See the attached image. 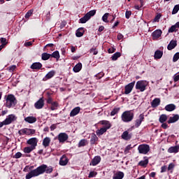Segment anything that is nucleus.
Listing matches in <instances>:
<instances>
[{
	"label": "nucleus",
	"mask_w": 179,
	"mask_h": 179,
	"mask_svg": "<svg viewBox=\"0 0 179 179\" xmlns=\"http://www.w3.org/2000/svg\"><path fill=\"white\" fill-rule=\"evenodd\" d=\"M52 167L43 164L28 173L26 175L25 178L30 179L33 178V177H38V176L44 174V173H46V174H51V173H52Z\"/></svg>",
	"instance_id": "obj_1"
},
{
	"label": "nucleus",
	"mask_w": 179,
	"mask_h": 179,
	"mask_svg": "<svg viewBox=\"0 0 179 179\" xmlns=\"http://www.w3.org/2000/svg\"><path fill=\"white\" fill-rule=\"evenodd\" d=\"M134 110H126L122 114V121L123 122H131L134 120Z\"/></svg>",
	"instance_id": "obj_2"
},
{
	"label": "nucleus",
	"mask_w": 179,
	"mask_h": 179,
	"mask_svg": "<svg viewBox=\"0 0 179 179\" xmlns=\"http://www.w3.org/2000/svg\"><path fill=\"white\" fill-rule=\"evenodd\" d=\"M6 101V107H8V108H10L16 106V98L13 94L8 95Z\"/></svg>",
	"instance_id": "obj_3"
},
{
	"label": "nucleus",
	"mask_w": 179,
	"mask_h": 179,
	"mask_svg": "<svg viewBox=\"0 0 179 179\" xmlns=\"http://www.w3.org/2000/svg\"><path fill=\"white\" fill-rule=\"evenodd\" d=\"M138 150L141 155H148L150 150V147L148 144H141L138 147Z\"/></svg>",
	"instance_id": "obj_4"
},
{
	"label": "nucleus",
	"mask_w": 179,
	"mask_h": 179,
	"mask_svg": "<svg viewBox=\"0 0 179 179\" xmlns=\"http://www.w3.org/2000/svg\"><path fill=\"white\" fill-rule=\"evenodd\" d=\"M96 15V10L89 11L84 17L80 19V23H86L88 20H90L92 16Z\"/></svg>",
	"instance_id": "obj_5"
},
{
	"label": "nucleus",
	"mask_w": 179,
	"mask_h": 179,
	"mask_svg": "<svg viewBox=\"0 0 179 179\" xmlns=\"http://www.w3.org/2000/svg\"><path fill=\"white\" fill-rule=\"evenodd\" d=\"M148 83L146 81L140 80L136 83V90H140V92H145Z\"/></svg>",
	"instance_id": "obj_6"
},
{
	"label": "nucleus",
	"mask_w": 179,
	"mask_h": 179,
	"mask_svg": "<svg viewBox=\"0 0 179 179\" xmlns=\"http://www.w3.org/2000/svg\"><path fill=\"white\" fill-rule=\"evenodd\" d=\"M19 135H34L36 134V130L33 129H22L18 131Z\"/></svg>",
	"instance_id": "obj_7"
},
{
	"label": "nucleus",
	"mask_w": 179,
	"mask_h": 179,
	"mask_svg": "<svg viewBox=\"0 0 179 179\" xmlns=\"http://www.w3.org/2000/svg\"><path fill=\"white\" fill-rule=\"evenodd\" d=\"M17 120V117L16 115L11 114L9 115L6 119H5V124H7V125H9L10 124H12L14 121H16Z\"/></svg>",
	"instance_id": "obj_8"
},
{
	"label": "nucleus",
	"mask_w": 179,
	"mask_h": 179,
	"mask_svg": "<svg viewBox=\"0 0 179 179\" xmlns=\"http://www.w3.org/2000/svg\"><path fill=\"white\" fill-rule=\"evenodd\" d=\"M134 86H135V81L130 83L127 85H126L124 94H129V93L132 92V90L134 89Z\"/></svg>",
	"instance_id": "obj_9"
},
{
	"label": "nucleus",
	"mask_w": 179,
	"mask_h": 179,
	"mask_svg": "<svg viewBox=\"0 0 179 179\" xmlns=\"http://www.w3.org/2000/svg\"><path fill=\"white\" fill-rule=\"evenodd\" d=\"M68 134L66 133H60L58 135V140L60 143H64V142L68 141Z\"/></svg>",
	"instance_id": "obj_10"
},
{
	"label": "nucleus",
	"mask_w": 179,
	"mask_h": 179,
	"mask_svg": "<svg viewBox=\"0 0 179 179\" xmlns=\"http://www.w3.org/2000/svg\"><path fill=\"white\" fill-rule=\"evenodd\" d=\"M34 107L37 110H41V108H43V107H44V100L43 99V98H41L35 103Z\"/></svg>",
	"instance_id": "obj_11"
},
{
	"label": "nucleus",
	"mask_w": 179,
	"mask_h": 179,
	"mask_svg": "<svg viewBox=\"0 0 179 179\" xmlns=\"http://www.w3.org/2000/svg\"><path fill=\"white\" fill-rule=\"evenodd\" d=\"M37 139L36 138H31L27 141L28 145H31L30 146L31 148H34V149H36V146H37Z\"/></svg>",
	"instance_id": "obj_12"
},
{
	"label": "nucleus",
	"mask_w": 179,
	"mask_h": 179,
	"mask_svg": "<svg viewBox=\"0 0 179 179\" xmlns=\"http://www.w3.org/2000/svg\"><path fill=\"white\" fill-rule=\"evenodd\" d=\"M143 120H145V115L143 114H141L138 117V119L136 120V128H139V127H141V124H142Z\"/></svg>",
	"instance_id": "obj_13"
},
{
	"label": "nucleus",
	"mask_w": 179,
	"mask_h": 179,
	"mask_svg": "<svg viewBox=\"0 0 179 179\" xmlns=\"http://www.w3.org/2000/svg\"><path fill=\"white\" fill-rule=\"evenodd\" d=\"M162 31L160 29H157L152 33L153 40H157L162 36Z\"/></svg>",
	"instance_id": "obj_14"
},
{
	"label": "nucleus",
	"mask_w": 179,
	"mask_h": 179,
	"mask_svg": "<svg viewBox=\"0 0 179 179\" xmlns=\"http://www.w3.org/2000/svg\"><path fill=\"white\" fill-rule=\"evenodd\" d=\"M100 162H101V157H100V156L94 157L90 164V166H97Z\"/></svg>",
	"instance_id": "obj_15"
},
{
	"label": "nucleus",
	"mask_w": 179,
	"mask_h": 179,
	"mask_svg": "<svg viewBox=\"0 0 179 179\" xmlns=\"http://www.w3.org/2000/svg\"><path fill=\"white\" fill-rule=\"evenodd\" d=\"M79 113H80V107L77 106L71 111L70 117H75V115H78Z\"/></svg>",
	"instance_id": "obj_16"
},
{
	"label": "nucleus",
	"mask_w": 179,
	"mask_h": 179,
	"mask_svg": "<svg viewBox=\"0 0 179 179\" xmlns=\"http://www.w3.org/2000/svg\"><path fill=\"white\" fill-rule=\"evenodd\" d=\"M24 121L29 124H34L37 121V118L34 116H28L24 118Z\"/></svg>",
	"instance_id": "obj_17"
},
{
	"label": "nucleus",
	"mask_w": 179,
	"mask_h": 179,
	"mask_svg": "<svg viewBox=\"0 0 179 179\" xmlns=\"http://www.w3.org/2000/svg\"><path fill=\"white\" fill-rule=\"evenodd\" d=\"M179 120V115H174L172 117H170L168 120V124H174V122H177Z\"/></svg>",
	"instance_id": "obj_18"
},
{
	"label": "nucleus",
	"mask_w": 179,
	"mask_h": 179,
	"mask_svg": "<svg viewBox=\"0 0 179 179\" xmlns=\"http://www.w3.org/2000/svg\"><path fill=\"white\" fill-rule=\"evenodd\" d=\"M124 172L122 171H117L115 173H114L113 179H122L124 178Z\"/></svg>",
	"instance_id": "obj_19"
},
{
	"label": "nucleus",
	"mask_w": 179,
	"mask_h": 179,
	"mask_svg": "<svg viewBox=\"0 0 179 179\" xmlns=\"http://www.w3.org/2000/svg\"><path fill=\"white\" fill-rule=\"evenodd\" d=\"M132 138V135H131L127 131H125L122 134V138L124 141H129Z\"/></svg>",
	"instance_id": "obj_20"
},
{
	"label": "nucleus",
	"mask_w": 179,
	"mask_h": 179,
	"mask_svg": "<svg viewBox=\"0 0 179 179\" xmlns=\"http://www.w3.org/2000/svg\"><path fill=\"white\" fill-rule=\"evenodd\" d=\"M60 166H66L68 164V158L65 155H62L59 160Z\"/></svg>",
	"instance_id": "obj_21"
},
{
	"label": "nucleus",
	"mask_w": 179,
	"mask_h": 179,
	"mask_svg": "<svg viewBox=\"0 0 179 179\" xmlns=\"http://www.w3.org/2000/svg\"><path fill=\"white\" fill-rule=\"evenodd\" d=\"M179 150V145H175L169 148L168 149V152L169 153H178Z\"/></svg>",
	"instance_id": "obj_22"
},
{
	"label": "nucleus",
	"mask_w": 179,
	"mask_h": 179,
	"mask_svg": "<svg viewBox=\"0 0 179 179\" xmlns=\"http://www.w3.org/2000/svg\"><path fill=\"white\" fill-rule=\"evenodd\" d=\"M99 141V137L94 134H91L90 143L91 145H95L96 142Z\"/></svg>",
	"instance_id": "obj_23"
},
{
	"label": "nucleus",
	"mask_w": 179,
	"mask_h": 179,
	"mask_svg": "<svg viewBox=\"0 0 179 179\" xmlns=\"http://www.w3.org/2000/svg\"><path fill=\"white\" fill-rule=\"evenodd\" d=\"M50 143H51V138H50V137H45L43 141V145L44 148H48Z\"/></svg>",
	"instance_id": "obj_24"
},
{
	"label": "nucleus",
	"mask_w": 179,
	"mask_h": 179,
	"mask_svg": "<svg viewBox=\"0 0 179 179\" xmlns=\"http://www.w3.org/2000/svg\"><path fill=\"white\" fill-rule=\"evenodd\" d=\"M43 64L40 62H35L31 65V69H41Z\"/></svg>",
	"instance_id": "obj_25"
},
{
	"label": "nucleus",
	"mask_w": 179,
	"mask_h": 179,
	"mask_svg": "<svg viewBox=\"0 0 179 179\" xmlns=\"http://www.w3.org/2000/svg\"><path fill=\"white\" fill-rule=\"evenodd\" d=\"M151 106L153 107V108H155V107H157L158 106H160V99L155 98L152 102Z\"/></svg>",
	"instance_id": "obj_26"
},
{
	"label": "nucleus",
	"mask_w": 179,
	"mask_h": 179,
	"mask_svg": "<svg viewBox=\"0 0 179 179\" xmlns=\"http://www.w3.org/2000/svg\"><path fill=\"white\" fill-rule=\"evenodd\" d=\"M55 75V71H50L45 75V78H43V80H48V79H51V78H52Z\"/></svg>",
	"instance_id": "obj_27"
},
{
	"label": "nucleus",
	"mask_w": 179,
	"mask_h": 179,
	"mask_svg": "<svg viewBox=\"0 0 179 179\" xmlns=\"http://www.w3.org/2000/svg\"><path fill=\"white\" fill-rule=\"evenodd\" d=\"M177 47V41H171L167 46L168 50H171Z\"/></svg>",
	"instance_id": "obj_28"
},
{
	"label": "nucleus",
	"mask_w": 179,
	"mask_h": 179,
	"mask_svg": "<svg viewBox=\"0 0 179 179\" xmlns=\"http://www.w3.org/2000/svg\"><path fill=\"white\" fill-rule=\"evenodd\" d=\"M154 57L155 59H160L163 57V52L161 50L155 51Z\"/></svg>",
	"instance_id": "obj_29"
},
{
	"label": "nucleus",
	"mask_w": 179,
	"mask_h": 179,
	"mask_svg": "<svg viewBox=\"0 0 179 179\" xmlns=\"http://www.w3.org/2000/svg\"><path fill=\"white\" fill-rule=\"evenodd\" d=\"M100 124H101V125H105V127H103L108 129H110V128H111V124H110V122H108V120H102L100 122Z\"/></svg>",
	"instance_id": "obj_30"
},
{
	"label": "nucleus",
	"mask_w": 179,
	"mask_h": 179,
	"mask_svg": "<svg viewBox=\"0 0 179 179\" xmlns=\"http://www.w3.org/2000/svg\"><path fill=\"white\" fill-rule=\"evenodd\" d=\"M165 110L166 111H174V110H176V105L173 103L166 105L165 106Z\"/></svg>",
	"instance_id": "obj_31"
},
{
	"label": "nucleus",
	"mask_w": 179,
	"mask_h": 179,
	"mask_svg": "<svg viewBox=\"0 0 179 179\" xmlns=\"http://www.w3.org/2000/svg\"><path fill=\"white\" fill-rule=\"evenodd\" d=\"M84 34H85V30H83V28H79L76 31V37H82Z\"/></svg>",
	"instance_id": "obj_32"
},
{
	"label": "nucleus",
	"mask_w": 179,
	"mask_h": 179,
	"mask_svg": "<svg viewBox=\"0 0 179 179\" xmlns=\"http://www.w3.org/2000/svg\"><path fill=\"white\" fill-rule=\"evenodd\" d=\"M82 69V63L77 64L73 69V72H80V71Z\"/></svg>",
	"instance_id": "obj_33"
},
{
	"label": "nucleus",
	"mask_w": 179,
	"mask_h": 179,
	"mask_svg": "<svg viewBox=\"0 0 179 179\" xmlns=\"http://www.w3.org/2000/svg\"><path fill=\"white\" fill-rule=\"evenodd\" d=\"M107 129L106 127H102L100 129L96 131V135H98L99 136H100L101 135H103V134H104L105 132H107Z\"/></svg>",
	"instance_id": "obj_34"
},
{
	"label": "nucleus",
	"mask_w": 179,
	"mask_h": 179,
	"mask_svg": "<svg viewBox=\"0 0 179 179\" xmlns=\"http://www.w3.org/2000/svg\"><path fill=\"white\" fill-rule=\"evenodd\" d=\"M120 57H121V52H117L114 53L111 57L112 61H117Z\"/></svg>",
	"instance_id": "obj_35"
},
{
	"label": "nucleus",
	"mask_w": 179,
	"mask_h": 179,
	"mask_svg": "<svg viewBox=\"0 0 179 179\" xmlns=\"http://www.w3.org/2000/svg\"><path fill=\"white\" fill-rule=\"evenodd\" d=\"M149 163V159H146L145 160L141 161L138 163V166H141V167H146Z\"/></svg>",
	"instance_id": "obj_36"
},
{
	"label": "nucleus",
	"mask_w": 179,
	"mask_h": 179,
	"mask_svg": "<svg viewBox=\"0 0 179 179\" xmlns=\"http://www.w3.org/2000/svg\"><path fill=\"white\" fill-rule=\"evenodd\" d=\"M34 149L33 147L28 146V147H25L24 148V153H31V152H33V150H34Z\"/></svg>",
	"instance_id": "obj_37"
},
{
	"label": "nucleus",
	"mask_w": 179,
	"mask_h": 179,
	"mask_svg": "<svg viewBox=\"0 0 179 179\" xmlns=\"http://www.w3.org/2000/svg\"><path fill=\"white\" fill-rule=\"evenodd\" d=\"M50 57H51V54H48L47 52L42 54V59L43 61H47L48 59H50Z\"/></svg>",
	"instance_id": "obj_38"
},
{
	"label": "nucleus",
	"mask_w": 179,
	"mask_h": 179,
	"mask_svg": "<svg viewBox=\"0 0 179 179\" xmlns=\"http://www.w3.org/2000/svg\"><path fill=\"white\" fill-rule=\"evenodd\" d=\"M87 143V141L86 139H82L78 143V148L86 146Z\"/></svg>",
	"instance_id": "obj_39"
},
{
	"label": "nucleus",
	"mask_w": 179,
	"mask_h": 179,
	"mask_svg": "<svg viewBox=\"0 0 179 179\" xmlns=\"http://www.w3.org/2000/svg\"><path fill=\"white\" fill-rule=\"evenodd\" d=\"M166 121H167V115H162L159 117V122H161L162 124H163V122H166Z\"/></svg>",
	"instance_id": "obj_40"
},
{
	"label": "nucleus",
	"mask_w": 179,
	"mask_h": 179,
	"mask_svg": "<svg viewBox=\"0 0 179 179\" xmlns=\"http://www.w3.org/2000/svg\"><path fill=\"white\" fill-rule=\"evenodd\" d=\"M57 108H58V103L54 101L53 103H51L50 109L52 110V111H54L57 110Z\"/></svg>",
	"instance_id": "obj_41"
},
{
	"label": "nucleus",
	"mask_w": 179,
	"mask_h": 179,
	"mask_svg": "<svg viewBox=\"0 0 179 179\" xmlns=\"http://www.w3.org/2000/svg\"><path fill=\"white\" fill-rule=\"evenodd\" d=\"M110 14L108 13H105L103 15V17H102V20H103V22H104L105 23H108V15H109Z\"/></svg>",
	"instance_id": "obj_42"
},
{
	"label": "nucleus",
	"mask_w": 179,
	"mask_h": 179,
	"mask_svg": "<svg viewBox=\"0 0 179 179\" xmlns=\"http://www.w3.org/2000/svg\"><path fill=\"white\" fill-rule=\"evenodd\" d=\"M50 57H52L53 58H56L57 59H59V52L55 51L52 55H50Z\"/></svg>",
	"instance_id": "obj_43"
},
{
	"label": "nucleus",
	"mask_w": 179,
	"mask_h": 179,
	"mask_svg": "<svg viewBox=\"0 0 179 179\" xmlns=\"http://www.w3.org/2000/svg\"><path fill=\"white\" fill-rule=\"evenodd\" d=\"M120 111V108H115L110 113L111 116L115 115V114H118Z\"/></svg>",
	"instance_id": "obj_44"
},
{
	"label": "nucleus",
	"mask_w": 179,
	"mask_h": 179,
	"mask_svg": "<svg viewBox=\"0 0 179 179\" xmlns=\"http://www.w3.org/2000/svg\"><path fill=\"white\" fill-rule=\"evenodd\" d=\"M179 10V4H177L174 6L173 11H172V15H176V13H178Z\"/></svg>",
	"instance_id": "obj_45"
},
{
	"label": "nucleus",
	"mask_w": 179,
	"mask_h": 179,
	"mask_svg": "<svg viewBox=\"0 0 179 179\" xmlns=\"http://www.w3.org/2000/svg\"><path fill=\"white\" fill-rule=\"evenodd\" d=\"M174 167H176V165L173 163L169 164L168 166V171H171V173H173V170H174Z\"/></svg>",
	"instance_id": "obj_46"
},
{
	"label": "nucleus",
	"mask_w": 179,
	"mask_h": 179,
	"mask_svg": "<svg viewBox=\"0 0 179 179\" xmlns=\"http://www.w3.org/2000/svg\"><path fill=\"white\" fill-rule=\"evenodd\" d=\"M34 10L32 9L29 10L26 14H25V18L29 19L31 15H33Z\"/></svg>",
	"instance_id": "obj_47"
},
{
	"label": "nucleus",
	"mask_w": 179,
	"mask_h": 179,
	"mask_svg": "<svg viewBox=\"0 0 179 179\" xmlns=\"http://www.w3.org/2000/svg\"><path fill=\"white\" fill-rule=\"evenodd\" d=\"M178 59H179V52H176L173 56V62H177Z\"/></svg>",
	"instance_id": "obj_48"
},
{
	"label": "nucleus",
	"mask_w": 179,
	"mask_h": 179,
	"mask_svg": "<svg viewBox=\"0 0 179 179\" xmlns=\"http://www.w3.org/2000/svg\"><path fill=\"white\" fill-rule=\"evenodd\" d=\"M132 15V11L131 10H127L125 13V17L126 19H129L131 15Z\"/></svg>",
	"instance_id": "obj_49"
},
{
	"label": "nucleus",
	"mask_w": 179,
	"mask_h": 179,
	"mask_svg": "<svg viewBox=\"0 0 179 179\" xmlns=\"http://www.w3.org/2000/svg\"><path fill=\"white\" fill-rule=\"evenodd\" d=\"M1 45H3V48L4 45H6V44H8V42L6 41V38H1Z\"/></svg>",
	"instance_id": "obj_50"
},
{
	"label": "nucleus",
	"mask_w": 179,
	"mask_h": 179,
	"mask_svg": "<svg viewBox=\"0 0 179 179\" xmlns=\"http://www.w3.org/2000/svg\"><path fill=\"white\" fill-rule=\"evenodd\" d=\"M177 29L176 28V26L172 25L169 29V33H173V31H176Z\"/></svg>",
	"instance_id": "obj_51"
},
{
	"label": "nucleus",
	"mask_w": 179,
	"mask_h": 179,
	"mask_svg": "<svg viewBox=\"0 0 179 179\" xmlns=\"http://www.w3.org/2000/svg\"><path fill=\"white\" fill-rule=\"evenodd\" d=\"M132 149V145H129L124 149V153H128Z\"/></svg>",
	"instance_id": "obj_52"
},
{
	"label": "nucleus",
	"mask_w": 179,
	"mask_h": 179,
	"mask_svg": "<svg viewBox=\"0 0 179 179\" xmlns=\"http://www.w3.org/2000/svg\"><path fill=\"white\" fill-rule=\"evenodd\" d=\"M96 176H97V173L94 172V171H92L89 174V178H93V177H96Z\"/></svg>",
	"instance_id": "obj_53"
},
{
	"label": "nucleus",
	"mask_w": 179,
	"mask_h": 179,
	"mask_svg": "<svg viewBox=\"0 0 179 179\" xmlns=\"http://www.w3.org/2000/svg\"><path fill=\"white\" fill-rule=\"evenodd\" d=\"M15 69H16V65H13L8 67L9 72H14Z\"/></svg>",
	"instance_id": "obj_54"
},
{
	"label": "nucleus",
	"mask_w": 179,
	"mask_h": 179,
	"mask_svg": "<svg viewBox=\"0 0 179 179\" xmlns=\"http://www.w3.org/2000/svg\"><path fill=\"white\" fill-rule=\"evenodd\" d=\"M90 52H92L94 55H97V54L99 53V51H97V50H96V48H92L90 50Z\"/></svg>",
	"instance_id": "obj_55"
},
{
	"label": "nucleus",
	"mask_w": 179,
	"mask_h": 179,
	"mask_svg": "<svg viewBox=\"0 0 179 179\" xmlns=\"http://www.w3.org/2000/svg\"><path fill=\"white\" fill-rule=\"evenodd\" d=\"M21 156H22V152H17V153L15 155L14 157H15V159H20V157H21Z\"/></svg>",
	"instance_id": "obj_56"
},
{
	"label": "nucleus",
	"mask_w": 179,
	"mask_h": 179,
	"mask_svg": "<svg viewBox=\"0 0 179 179\" xmlns=\"http://www.w3.org/2000/svg\"><path fill=\"white\" fill-rule=\"evenodd\" d=\"M173 80H174V82H178V80H179V75L178 74H175L173 76Z\"/></svg>",
	"instance_id": "obj_57"
},
{
	"label": "nucleus",
	"mask_w": 179,
	"mask_h": 179,
	"mask_svg": "<svg viewBox=\"0 0 179 179\" xmlns=\"http://www.w3.org/2000/svg\"><path fill=\"white\" fill-rule=\"evenodd\" d=\"M160 17H162V15H156L154 19V22H159V20H160Z\"/></svg>",
	"instance_id": "obj_58"
},
{
	"label": "nucleus",
	"mask_w": 179,
	"mask_h": 179,
	"mask_svg": "<svg viewBox=\"0 0 179 179\" xmlns=\"http://www.w3.org/2000/svg\"><path fill=\"white\" fill-rule=\"evenodd\" d=\"M167 170V166H163L161 167V173H166Z\"/></svg>",
	"instance_id": "obj_59"
},
{
	"label": "nucleus",
	"mask_w": 179,
	"mask_h": 179,
	"mask_svg": "<svg viewBox=\"0 0 179 179\" xmlns=\"http://www.w3.org/2000/svg\"><path fill=\"white\" fill-rule=\"evenodd\" d=\"M96 76L99 79H101V78H103V76H104V73H99Z\"/></svg>",
	"instance_id": "obj_60"
},
{
	"label": "nucleus",
	"mask_w": 179,
	"mask_h": 179,
	"mask_svg": "<svg viewBox=\"0 0 179 179\" xmlns=\"http://www.w3.org/2000/svg\"><path fill=\"white\" fill-rule=\"evenodd\" d=\"M108 51L109 54H113V52H115V48H110L108 49Z\"/></svg>",
	"instance_id": "obj_61"
},
{
	"label": "nucleus",
	"mask_w": 179,
	"mask_h": 179,
	"mask_svg": "<svg viewBox=\"0 0 179 179\" xmlns=\"http://www.w3.org/2000/svg\"><path fill=\"white\" fill-rule=\"evenodd\" d=\"M122 38H124V35L121 34H117V40H122Z\"/></svg>",
	"instance_id": "obj_62"
},
{
	"label": "nucleus",
	"mask_w": 179,
	"mask_h": 179,
	"mask_svg": "<svg viewBox=\"0 0 179 179\" xmlns=\"http://www.w3.org/2000/svg\"><path fill=\"white\" fill-rule=\"evenodd\" d=\"M32 44H33V43L29 41V42H26L24 43V45H25V47H30V45H32Z\"/></svg>",
	"instance_id": "obj_63"
},
{
	"label": "nucleus",
	"mask_w": 179,
	"mask_h": 179,
	"mask_svg": "<svg viewBox=\"0 0 179 179\" xmlns=\"http://www.w3.org/2000/svg\"><path fill=\"white\" fill-rule=\"evenodd\" d=\"M47 103H48V104H51L52 103H54V102H52V98L49 97L47 100Z\"/></svg>",
	"instance_id": "obj_64"
}]
</instances>
